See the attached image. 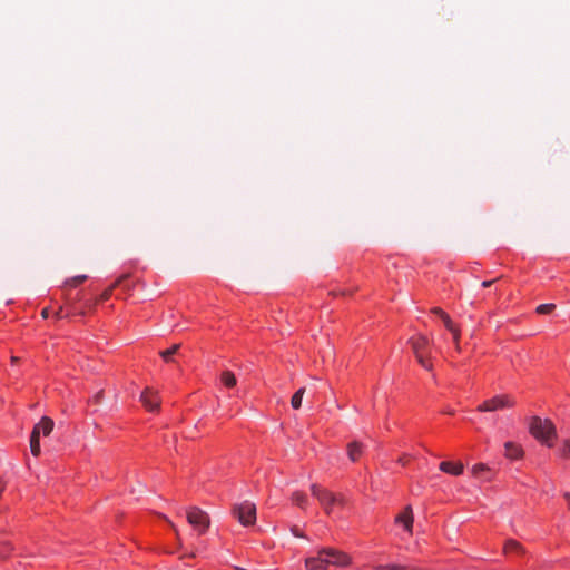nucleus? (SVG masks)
<instances>
[{
    "instance_id": "obj_1",
    "label": "nucleus",
    "mask_w": 570,
    "mask_h": 570,
    "mask_svg": "<svg viewBox=\"0 0 570 570\" xmlns=\"http://www.w3.org/2000/svg\"><path fill=\"white\" fill-rule=\"evenodd\" d=\"M351 557L334 548H323L317 554L305 559L307 570H326L328 566L347 567L351 564Z\"/></svg>"
},
{
    "instance_id": "obj_2",
    "label": "nucleus",
    "mask_w": 570,
    "mask_h": 570,
    "mask_svg": "<svg viewBox=\"0 0 570 570\" xmlns=\"http://www.w3.org/2000/svg\"><path fill=\"white\" fill-rule=\"evenodd\" d=\"M530 434L540 443L551 448L557 439L554 424L549 420H542L539 416H532L529 423Z\"/></svg>"
},
{
    "instance_id": "obj_3",
    "label": "nucleus",
    "mask_w": 570,
    "mask_h": 570,
    "mask_svg": "<svg viewBox=\"0 0 570 570\" xmlns=\"http://www.w3.org/2000/svg\"><path fill=\"white\" fill-rule=\"evenodd\" d=\"M53 425L55 423L49 416H42L35 424L30 435V452L33 456H39L41 453L40 435L48 436L52 432Z\"/></svg>"
},
{
    "instance_id": "obj_4",
    "label": "nucleus",
    "mask_w": 570,
    "mask_h": 570,
    "mask_svg": "<svg viewBox=\"0 0 570 570\" xmlns=\"http://www.w3.org/2000/svg\"><path fill=\"white\" fill-rule=\"evenodd\" d=\"M311 492L312 495L318 500L321 507L324 509L327 515L332 513L335 505L343 504V497L337 495L318 484H312Z\"/></svg>"
},
{
    "instance_id": "obj_5",
    "label": "nucleus",
    "mask_w": 570,
    "mask_h": 570,
    "mask_svg": "<svg viewBox=\"0 0 570 570\" xmlns=\"http://www.w3.org/2000/svg\"><path fill=\"white\" fill-rule=\"evenodd\" d=\"M517 404L515 399L510 394H498L484 400L476 407L478 412H494L499 410L512 409Z\"/></svg>"
},
{
    "instance_id": "obj_6",
    "label": "nucleus",
    "mask_w": 570,
    "mask_h": 570,
    "mask_svg": "<svg viewBox=\"0 0 570 570\" xmlns=\"http://www.w3.org/2000/svg\"><path fill=\"white\" fill-rule=\"evenodd\" d=\"M232 512L244 527L253 525L256 522V505L250 501L235 504Z\"/></svg>"
},
{
    "instance_id": "obj_7",
    "label": "nucleus",
    "mask_w": 570,
    "mask_h": 570,
    "mask_svg": "<svg viewBox=\"0 0 570 570\" xmlns=\"http://www.w3.org/2000/svg\"><path fill=\"white\" fill-rule=\"evenodd\" d=\"M187 521L198 534H204L210 524L208 514L197 507L187 510Z\"/></svg>"
},
{
    "instance_id": "obj_8",
    "label": "nucleus",
    "mask_w": 570,
    "mask_h": 570,
    "mask_svg": "<svg viewBox=\"0 0 570 570\" xmlns=\"http://www.w3.org/2000/svg\"><path fill=\"white\" fill-rule=\"evenodd\" d=\"M395 524L401 525L406 533L413 534L414 514L411 505H406L394 519Z\"/></svg>"
},
{
    "instance_id": "obj_9",
    "label": "nucleus",
    "mask_w": 570,
    "mask_h": 570,
    "mask_svg": "<svg viewBox=\"0 0 570 570\" xmlns=\"http://www.w3.org/2000/svg\"><path fill=\"white\" fill-rule=\"evenodd\" d=\"M140 401L144 407L149 412L158 411L160 407V397L156 391L150 387H146L141 395Z\"/></svg>"
},
{
    "instance_id": "obj_10",
    "label": "nucleus",
    "mask_w": 570,
    "mask_h": 570,
    "mask_svg": "<svg viewBox=\"0 0 570 570\" xmlns=\"http://www.w3.org/2000/svg\"><path fill=\"white\" fill-rule=\"evenodd\" d=\"M439 469L453 476H459L464 472V465L461 461H442Z\"/></svg>"
},
{
    "instance_id": "obj_11",
    "label": "nucleus",
    "mask_w": 570,
    "mask_h": 570,
    "mask_svg": "<svg viewBox=\"0 0 570 570\" xmlns=\"http://www.w3.org/2000/svg\"><path fill=\"white\" fill-rule=\"evenodd\" d=\"M504 455L510 460H520L523 458L524 451L521 444L513 441H508L504 443Z\"/></svg>"
},
{
    "instance_id": "obj_12",
    "label": "nucleus",
    "mask_w": 570,
    "mask_h": 570,
    "mask_svg": "<svg viewBox=\"0 0 570 570\" xmlns=\"http://www.w3.org/2000/svg\"><path fill=\"white\" fill-rule=\"evenodd\" d=\"M442 322L445 326V328L452 334L453 336V341L456 345V352L458 353H461L463 352L461 350V347L459 346V338H460V330L458 327V325L450 318V316L446 314V315H443V318H442Z\"/></svg>"
},
{
    "instance_id": "obj_13",
    "label": "nucleus",
    "mask_w": 570,
    "mask_h": 570,
    "mask_svg": "<svg viewBox=\"0 0 570 570\" xmlns=\"http://www.w3.org/2000/svg\"><path fill=\"white\" fill-rule=\"evenodd\" d=\"M413 352L417 355L426 353L432 354L433 351L430 347V343L425 337H416L411 341Z\"/></svg>"
},
{
    "instance_id": "obj_14",
    "label": "nucleus",
    "mask_w": 570,
    "mask_h": 570,
    "mask_svg": "<svg viewBox=\"0 0 570 570\" xmlns=\"http://www.w3.org/2000/svg\"><path fill=\"white\" fill-rule=\"evenodd\" d=\"M363 444L357 442V441H353L351 443L347 444V454H348V458L352 462H356L357 460H360V458L362 456L363 454Z\"/></svg>"
},
{
    "instance_id": "obj_15",
    "label": "nucleus",
    "mask_w": 570,
    "mask_h": 570,
    "mask_svg": "<svg viewBox=\"0 0 570 570\" xmlns=\"http://www.w3.org/2000/svg\"><path fill=\"white\" fill-rule=\"evenodd\" d=\"M503 552L505 554L509 553H523V547L521 543L514 539H509L505 541L503 547Z\"/></svg>"
},
{
    "instance_id": "obj_16",
    "label": "nucleus",
    "mask_w": 570,
    "mask_h": 570,
    "mask_svg": "<svg viewBox=\"0 0 570 570\" xmlns=\"http://www.w3.org/2000/svg\"><path fill=\"white\" fill-rule=\"evenodd\" d=\"M292 501L294 504H296L301 509H306L307 503H308V498H307L306 493H304L303 491H295L292 494Z\"/></svg>"
},
{
    "instance_id": "obj_17",
    "label": "nucleus",
    "mask_w": 570,
    "mask_h": 570,
    "mask_svg": "<svg viewBox=\"0 0 570 570\" xmlns=\"http://www.w3.org/2000/svg\"><path fill=\"white\" fill-rule=\"evenodd\" d=\"M220 382L227 389H232V387H234L236 385L237 380H236V376H235V374L233 372L224 371L220 374Z\"/></svg>"
},
{
    "instance_id": "obj_18",
    "label": "nucleus",
    "mask_w": 570,
    "mask_h": 570,
    "mask_svg": "<svg viewBox=\"0 0 570 570\" xmlns=\"http://www.w3.org/2000/svg\"><path fill=\"white\" fill-rule=\"evenodd\" d=\"M180 351L183 353H189V351L183 344L177 343V344H173L168 348L160 351L159 356H173L174 354H176L177 352H180Z\"/></svg>"
},
{
    "instance_id": "obj_19",
    "label": "nucleus",
    "mask_w": 570,
    "mask_h": 570,
    "mask_svg": "<svg viewBox=\"0 0 570 570\" xmlns=\"http://www.w3.org/2000/svg\"><path fill=\"white\" fill-rule=\"evenodd\" d=\"M305 393V387L298 389L291 399V405L293 409L298 410L302 405V399Z\"/></svg>"
},
{
    "instance_id": "obj_20",
    "label": "nucleus",
    "mask_w": 570,
    "mask_h": 570,
    "mask_svg": "<svg viewBox=\"0 0 570 570\" xmlns=\"http://www.w3.org/2000/svg\"><path fill=\"white\" fill-rule=\"evenodd\" d=\"M559 454L563 459L570 458V439H567L562 442V445L559 449Z\"/></svg>"
},
{
    "instance_id": "obj_21",
    "label": "nucleus",
    "mask_w": 570,
    "mask_h": 570,
    "mask_svg": "<svg viewBox=\"0 0 570 570\" xmlns=\"http://www.w3.org/2000/svg\"><path fill=\"white\" fill-rule=\"evenodd\" d=\"M12 551V547L9 542L0 543V559H7Z\"/></svg>"
},
{
    "instance_id": "obj_22",
    "label": "nucleus",
    "mask_w": 570,
    "mask_h": 570,
    "mask_svg": "<svg viewBox=\"0 0 570 570\" xmlns=\"http://www.w3.org/2000/svg\"><path fill=\"white\" fill-rule=\"evenodd\" d=\"M86 279H87L86 275H78V276H75V277L68 279L66 282V284L69 285V286L76 287L79 284H81L82 282H85Z\"/></svg>"
},
{
    "instance_id": "obj_23",
    "label": "nucleus",
    "mask_w": 570,
    "mask_h": 570,
    "mask_svg": "<svg viewBox=\"0 0 570 570\" xmlns=\"http://www.w3.org/2000/svg\"><path fill=\"white\" fill-rule=\"evenodd\" d=\"M556 308L554 304H541L537 307L539 314H550Z\"/></svg>"
},
{
    "instance_id": "obj_24",
    "label": "nucleus",
    "mask_w": 570,
    "mask_h": 570,
    "mask_svg": "<svg viewBox=\"0 0 570 570\" xmlns=\"http://www.w3.org/2000/svg\"><path fill=\"white\" fill-rule=\"evenodd\" d=\"M417 363L426 371H432L433 362L432 358H416Z\"/></svg>"
},
{
    "instance_id": "obj_25",
    "label": "nucleus",
    "mask_w": 570,
    "mask_h": 570,
    "mask_svg": "<svg viewBox=\"0 0 570 570\" xmlns=\"http://www.w3.org/2000/svg\"><path fill=\"white\" fill-rule=\"evenodd\" d=\"M121 278L118 279L110 288H107L100 296L101 301H107L111 296L112 289L120 283Z\"/></svg>"
},
{
    "instance_id": "obj_26",
    "label": "nucleus",
    "mask_w": 570,
    "mask_h": 570,
    "mask_svg": "<svg viewBox=\"0 0 570 570\" xmlns=\"http://www.w3.org/2000/svg\"><path fill=\"white\" fill-rule=\"evenodd\" d=\"M432 313L438 315L441 320L443 318V315H446V313L443 309H441L440 307H434L432 309Z\"/></svg>"
},
{
    "instance_id": "obj_27",
    "label": "nucleus",
    "mask_w": 570,
    "mask_h": 570,
    "mask_svg": "<svg viewBox=\"0 0 570 570\" xmlns=\"http://www.w3.org/2000/svg\"><path fill=\"white\" fill-rule=\"evenodd\" d=\"M7 483L3 479L0 478V497L2 495L3 491L6 490Z\"/></svg>"
},
{
    "instance_id": "obj_28",
    "label": "nucleus",
    "mask_w": 570,
    "mask_h": 570,
    "mask_svg": "<svg viewBox=\"0 0 570 570\" xmlns=\"http://www.w3.org/2000/svg\"><path fill=\"white\" fill-rule=\"evenodd\" d=\"M563 498H564V500L567 502L568 509L570 510V492H564L563 493Z\"/></svg>"
},
{
    "instance_id": "obj_29",
    "label": "nucleus",
    "mask_w": 570,
    "mask_h": 570,
    "mask_svg": "<svg viewBox=\"0 0 570 570\" xmlns=\"http://www.w3.org/2000/svg\"><path fill=\"white\" fill-rule=\"evenodd\" d=\"M494 282H495V279L484 281V282H482V286L483 287H490Z\"/></svg>"
},
{
    "instance_id": "obj_30",
    "label": "nucleus",
    "mask_w": 570,
    "mask_h": 570,
    "mask_svg": "<svg viewBox=\"0 0 570 570\" xmlns=\"http://www.w3.org/2000/svg\"><path fill=\"white\" fill-rule=\"evenodd\" d=\"M41 314H42V316H43L45 318H47V317L49 316V311H48V308H45V309L42 311V313H41Z\"/></svg>"
},
{
    "instance_id": "obj_31",
    "label": "nucleus",
    "mask_w": 570,
    "mask_h": 570,
    "mask_svg": "<svg viewBox=\"0 0 570 570\" xmlns=\"http://www.w3.org/2000/svg\"><path fill=\"white\" fill-rule=\"evenodd\" d=\"M62 308L60 307L59 311H57V316L61 317Z\"/></svg>"
},
{
    "instance_id": "obj_32",
    "label": "nucleus",
    "mask_w": 570,
    "mask_h": 570,
    "mask_svg": "<svg viewBox=\"0 0 570 570\" xmlns=\"http://www.w3.org/2000/svg\"><path fill=\"white\" fill-rule=\"evenodd\" d=\"M294 534H295L296 537H302L301 534H298V531H295V532H294Z\"/></svg>"
}]
</instances>
